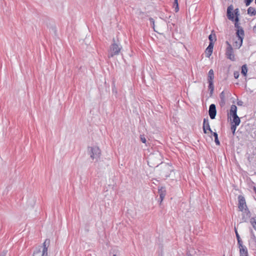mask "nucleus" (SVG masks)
<instances>
[{
  "label": "nucleus",
  "instance_id": "obj_27",
  "mask_svg": "<svg viewBox=\"0 0 256 256\" xmlns=\"http://www.w3.org/2000/svg\"><path fill=\"white\" fill-rule=\"evenodd\" d=\"M140 141H141L142 143L145 144H146V145H147V144H146V142H147V141H146V138H145L144 135V134H142H142H140Z\"/></svg>",
  "mask_w": 256,
  "mask_h": 256
},
{
  "label": "nucleus",
  "instance_id": "obj_31",
  "mask_svg": "<svg viewBox=\"0 0 256 256\" xmlns=\"http://www.w3.org/2000/svg\"><path fill=\"white\" fill-rule=\"evenodd\" d=\"M238 126V125H236L235 124H232L231 126V130L232 131V134L234 135L235 134V131L236 130V126Z\"/></svg>",
  "mask_w": 256,
  "mask_h": 256
},
{
  "label": "nucleus",
  "instance_id": "obj_14",
  "mask_svg": "<svg viewBox=\"0 0 256 256\" xmlns=\"http://www.w3.org/2000/svg\"><path fill=\"white\" fill-rule=\"evenodd\" d=\"M122 49V46L117 44L113 43V54H118Z\"/></svg>",
  "mask_w": 256,
  "mask_h": 256
},
{
  "label": "nucleus",
  "instance_id": "obj_26",
  "mask_svg": "<svg viewBox=\"0 0 256 256\" xmlns=\"http://www.w3.org/2000/svg\"><path fill=\"white\" fill-rule=\"evenodd\" d=\"M174 10L176 12H178L179 10L178 0H174Z\"/></svg>",
  "mask_w": 256,
  "mask_h": 256
},
{
  "label": "nucleus",
  "instance_id": "obj_35",
  "mask_svg": "<svg viewBox=\"0 0 256 256\" xmlns=\"http://www.w3.org/2000/svg\"><path fill=\"white\" fill-rule=\"evenodd\" d=\"M240 74L238 71H235L234 73V76L235 78L237 79L239 77Z\"/></svg>",
  "mask_w": 256,
  "mask_h": 256
},
{
  "label": "nucleus",
  "instance_id": "obj_21",
  "mask_svg": "<svg viewBox=\"0 0 256 256\" xmlns=\"http://www.w3.org/2000/svg\"><path fill=\"white\" fill-rule=\"evenodd\" d=\"M214 78V72L212 69H210L208 73V80H213Z\"/></svg>",
  "mask_w": 256,
  "mask_h": 256
},
{
  "label": "nucleus",
  "instance_id": "obj_34",
  "mask_svg": "<svg viewBox=\"0 0 256 256\" xmlns=\"http://www.w3.org/2000/svg\"><path fill=\"white\" fill-rule=\"evenodd\" d=\"M254 0H244V4L246 6H248Z\"/></svg>",
  "mask_w": 256,
  "mask_h": 256
},
{
  "label": "nucleus",
  "instance_id": "obj_15",
  "mask_svg": "<svg viewBox=\"0 0 256 256\" xmlns=\"http://www.w3.org/2000/svg\"><path fill=\"white\" fill-rule=\"evenodd\" d=\"M236 36L238 38H244V29L242 28L236 30Z\"/></svg>",
  "mask_w": 256,
  "mask_h": 256
},
{
  "label": "nucleus",
  "instance_id": "obj_9",
  "mask_svg": "<svg viewBox=\"0 0 256 256\" xmlns=\"http://www.w3.org/2000/svg\"><path fill=\"white\" fill-rule=\"evenodd\" d=\"M251 214L248 208L244 209V213L242 214V222H247L248 219L250 218Z\"/></svg>",
  "mask_w": 256,
  "mask_h": 256
},
{
  "label": "nucleus",
  "instance_id": "obj_20",
  "mask_svg": "<svg viewBox=\"0 0 256 256\" xmlns=\"http://www.w3.org/2000/svg\"><path fill=\"white\" fill-rule=\"evenodd\" d=\"M232 116L233 118L232 123H234V124L238 126L240 122V118L236 114V115Z\"/></svg>",
  "mask_w": 256,
  "mask_h": 256
},
{
  "label": "nucleus",
  "instance_id": "obj_37",
  "mask_svg": "<svg viewBox=\"0 0 256 256\" xmlns=\"http://www.w3.org/2000/svg\"><path fill=\"white\" fill-rule=\"evenodd\" d=\"M251 234H252V238H254V240H256V236H254L252 230H251Z\"/></svg>",
  "mask_w": 256,
  "mask_h": 256
},
{
  "label": "nucleus",
  "instance_id": "obj_11",
  "mask_svg": "<svg viewBox=\"0 0 256 256\" xmlns=\"http://www.w3.org/2000/svg\"><path fill=\"white\" fill-rule=\"evenodd\" d=\"M230 94V92L228 90H224L222 91L220 94V105L221 107H222L226 104L225 100V94Z\"/></svg>",
  "mask_w": 256,
  "mask_h": 256
},
{
  "label": "nucleus",
  "instance_id": "obj_25",
  "mask_svg": "<svg viewBox=\"0 0 256 256\" xmlns=\"http://www.w3.org/2000/svg\"><path fill=\"white\" fill-rule=\"evenodd\" d=\"M208 40H210V42L214 43V40H216V36L215 34H212V33L209 35Z\"/></svg>",
  "mask_w": 256,
  "mask_h": 256
},
{
  "label": "nucleus",
  "instance_id": "obj_12",
  "mask_svg": "<svg viewBox=\"0 0 256 256\" xmlns=\"http://www.w3.org/2000/svg\"><path fill=\"white\" fill-rule=\"evenodd\" d=\"M158 193L160 195V202H161L164 199L166 195V190L165 187L161 186L158 188Z\"/></svg>",
  "mask_w": 256,
  "mask_h": 256
},
{
  "label": "nucleus",
  "instance_id": "obj_24",
  "mask_svg": "<svg viewBox=\"0 0 256 256\" xmlns=\"http://www.w3.org/2000/svg\"><path fill=\"white\" fill-rule=\"evenodd\" d=\"M250 222L254 228L256 230V216L252 218Z\"/></svg>",
  "mask_w": 256,
  "mask_h": 256
},
{
  "label": "nucleus",
  "instance_id": "obj_16",
  "mask_svg": "<svg viewBox=\"0 0 256 256\" xmlns=\"http://www.w3.org/2000/svg\"><path fill=\"white\" fill-rule=\"evenodd\" d=\"M242 42H243V38H238V40H236L234 42V46L236 48H238V49L240 48V46H242Z\"/></svg>",
  "mask_w": 256,
  "mask_h": 256
},
{
  "label": "nucleus",
  "instance_id": "obj_18",
  "mask_svg": "<svg viewBox=\"0 0 256 256\" xmlns=\"http://www.w3.org/2000/svg\"><path fill=\"white\" fill-rule=\"evenodd\" d=\"M208 89L210 90V96H212L213 94L214 91V86L213 83V80H208Z\"/></svg>",
  "mask_w": 256,
  "mask_h": 256
},
{
  "label": "nucleus",
  "instance_id": "obj_38",
  "mask_svg": "<svg viewBox=\"0 0 256 256\" xmlns=\"http://www.w3.org/2000/svg\"><path fill=\"white\" fill-rule=\"evenodd\" d=\"M242 103H243V102H242V101H238V102L237 104H238V106H242Z\"/></svg>",
  "mask_w": 256,
  "mask_h": 256
},
{
  "label": "nucleus",
  "instance_id": "obj_3",
  "mask_svg": "<svg viewBox=\"0 0 256 256\" xmlns=\"http://www.w3.org/2000/svg\"><path fill=\"white\" fill-rule=\"evenodd\" d=\"M226 44H227V47L226 50V56L228 59L234 62L236 60V58L234 49L228 41L226 42Z\"/></svg>",
  "mask_w": 256,
  "mask_h": 256
},
{
  "label": "nucleus",
  "instance_id": "obj_19",
  "mask_svg": "<svg viewBox=\"0 0 256 256\" xmlns=\"http://www.w3.org/2000/svg\"><path fill=\"white\" fill-rule=\"evenodd\" d=\"M248 14L250 16H255L256 14V10L254 8L250 6L248 9Z\"/></svg>",
  "mask_w": 256,
  "mask_h": 256
},
{
  "label": "nucleus",
  "instance_id": "obj_4",
  "mask_svg": "<svg viewBox=\"0 0 256 256\" xmlns=\"http://www.w3.org/2000/svg\"><path fill=\"white\" fill-rule=\"evenodd\" d=\"M88 150H89V154L90 157L94 160V158L98 159L100 158V150L98 146H91L88 147Z\"/></svg>",
  "mask_w": 256,
  "mask_h": 256
},
{
  "label": "nucleus",
  "instance_id": "obj_1",
  "mask_svg": "<svg viewBox=\"0 0 256 256\" xmlns=\"http://www.w3.org/2000/svg\"><path fill=\"white\" fill-rule=\"evenodd\" d=\"M160 154L158 152L151 154L148 156V163L155 162L156 166V172L158 174L164 179H166L170 174L174 168L172 165L168 163H161L160 166L158 164L161 160Z\"/></svg>",
  "mask_w": 256,
  "mask_h": 256
},
{
  "label": "nucleus",
  "instance_id": "obj_29",
  "mask_svg": "<svg viewBox=\"0 0 256 256\" xmlns=\"http://www.w3.org/2000/svg\"><path fill=\"white\" fill-rule=\"evenodd\" d=\"M236 236L238 240V244L243 243L238 232H236Z\"/></svg>",
  "mask_w": 256,
  "mask_h": 256
},
{
  "label": "nucleus",
  "instance_id": "obj_40",
  "mask_svg": "<svg viewBox=\"0 0 256 256\" xmlns=\"http://www.w3.org/2000/svg\"><path fill=\"white\" fill-rule=\"evenodd\" d=\"M113 256H116V254H113Z\"/></svg>",
  "mask_w": 256,
  "mask_h": 256
},
{
  "label": "nucleus",
  "instance_id": "obj_23",
  "mask_svg": "<svg viewBox=\"0 0 256 256\" xmlns=\"http://www.w3.org/2000/svg\"><path fill=\"white\" fill-rule=\"evenodd\" d=\"M247 72H248V68H247V66L246 64H244L242 66V70H241V73L242 75H244V76H246V74H247Z\"/></svg>",
  "mask_w": 256,
  "mask_h": 256
},
{
  "label": "nucleus",
  "instance_id": "obj_6",
  "mask_svg": "<svg viewBox=\"0 0 256 256\" xmlns=\"http://www.w3.org/2000/svg\"><path fill=\"white\" fill-rule=\"evenodd\" d=\"M202 129L204 133L205 134H208L207 130H208L210 133L212 132V129L210 128L208 118H204V119Z\"/></svg>",
  "mask_w": 256,
  "mask_h": 256
},
{
  "label": "nucleus",
  "instance_id": "obj_17",
  "mask_svg": "<svg viewBox=\"0 0 256 256\" xmlns=\"http://www.w3.org/2000/svg\"><path fill=\"white\" fill-rule=\"evenodd\" d=\"M237 112V107L236 105L232 104L231 106L230 111V116L236 115Z\"/></svg>",
  "mask_w": 256,
  "mask_h": 256
},
{
  "label": "nucleus",
  "instance_id": "obj_22",
  "mask_svg": "<svg viewBox=\"0 0 256 256\" xmlns=\"http://www.w3.org/2000/svg\"><path fill=\"white\" fill-rule=\"evenodd\" d=\"M211 134L212 135H213V136H214V142H215V143L217 145V146H219L220 145V142L218 140V134L216 132H213L212 133H211Z\"/></svg>",
  "mask_w": 256,
  "mask_h": 256
},
{
  "label": "nucleus",
  "instance_id": "obj_30",
  "mask_svg": "<svg viewBox=\"0 0 256 256\" xmlns=\"http://www.w3.org/2000/svg\"><path fill=\"white\" fill-rule=\"evenodd\" d=\"M234 14V18H238V16L240 15L239 14V10L238 8H236L234 10V12H232Z\"/></svg>",
  "mask_w": 256,
  "mask_h": 256
},
{
  "label": "nucleus",
  "instance_id": "obj_32",
  "mask_svg": "<svg viewBox=\"0 0 256 256\" xmlns=\"http://www.w3.org/2000/svg\"><path fill=\"white\" fill-rule=\"evenodd\" d=\"M33 256H42L40 250L34 252L33 254Z\"/></svg>",
  "mask_w": 256,
  "mask_h": 256
},
{
  "label": "nucleus",
  "instance_id": "obj_8",
  "mask_svg": "<svg viewBox=\"0 0 256 256\" xmlns=\"http://www.w3.org/2000/svg\"><path fill=\"white\" fill-rule=\"evenodd\" d=\"M50 244V239H46L42 244V252L41 254L42 256H48V249Z\"/></svg>",
  "mask_w": 256,
  "mask_h": 256
},
{
  "label": "nucleus",
  "instance_id": "obj_13",
  "mask_svg": "<svg viewBox=\"0 0 256 256\" xmlns=\"http://www.w3.org/2000/svg\"><path fill=\"white\" fill-rule=\"evenodd\" d=\"M214 46V43L210 42L208 46L206 48L205 52L207 58H210L212 55L213 51Z\"/></svg>",
  "mask_w": 256,
  "mask_h": 256
},
{
  "label": "nucleus",
  "instance_id": "obj_28",
  "mask_svg": "<svg viewBox=\"0 0 256 256\" xmlns=\"http://www.w3.org/2000/svg\"><path fill=\"white\" fill-rule=\"evenodd\" d=\"M149 20L150 22V25H151L152 27L153 28L154 31L157 32V31L154 28V19L152 18H149Z\"/></svg>",
  "mask_w": 256,
  "mask_h": 256
},
{
  "label": "nucleus",
  "instance_id": "obj_2",
  "mask_svg": "<svg viewBox=\"0 0 256 256\" xmlns=\"http://www.w3.org/2000/svg\"><path fill=\"white\" fill-rule=\"evenodd\" d=\"M233 10V6L232 5H230L228 6L227 8L226 16L228 20L234 22V26L237 29L241 28L242 27L240 26V24L239 22V18H234V14L232 12Z\"/></svg>",
  "mask_w": 256,
  "mask_h": 256
},
{
  "label": "nucleus",
  "instance_id": "obj_10",
  "mask_svg": "<svg viewBox=\"0 0 256 256\" xmlns=\"http://www.w3.org/2000/svg\"><path fill=\"white\" fill-rule=\"evenodd\" d=\"M240 249V256H248V251L246 246L243 245V243L238 244Z\"/></svg>",
  "mask_w": 256,
  "mask_h": 256
},
{
  "label": "nucleus",
  "instance_id": "obj_36",
  "mask_svg": "<svg viewBox=\"0 0 256 256\" xmlns=\"http://www.w3.org/2000/svg\"><path fill=\"white\" fill-rule=\"evenodd\" d=\"M7 250H3L1 252H0V256H6Z\"/></svg>",
  "mask_w": 256,
  "mask_h": 256
},
{
  "label": "nucleus",
  "instance_id": "obj_39",
  "mask_svg": "<svg viewBox=\"0 0 256 256\" xmlns=\"http://www.w3.org/2000/svg\"><path fill=\"white\" fill-rule=\"evenodd\" d=\"M234 231H235L236 234V232H238L236 228H234Z\"/></svg>",
  "mask_w": 256,
  "mask_h": 256
},
{
  "label": "nucleus",
  "instance_id": "obj_41",
  "mask_svg": "<svg viewBox=\"0 0 256 256\" xmlns=\"http://www.w3.org/2000/svg\"><path fill=\"white\" fill-rule=\"evenodd\" d=\"M255 4H256V0H255Z\"/></svg>",
  "mask_w": 256,
  "mask_h": 256
},
{
  "label": "nucleus",
  "instance_id": "obj_33",
  "mask_svg": "<svg viewBox=\"0 0 256 256\" xmlns=\"http://www.w3.org/2000/svg\"><path fill=\"white\" fill-rule=\"evenodd\" d=\"M109 50H110L108 53V58H110V57H112V44L110 46Z\"/></svg>",
  "mask_w": 256,
  "mask_h": 256
},
{
  "label": "nucleus",
  "instance_id": "obj_7",
  "mask_svg": "<svg viewBox=\"0 0 256 256\" xmlns=\"http://www.w3.org/2000/svg\"><path fill=\"white\" fill-rule=\"evenodd\" d=\"M208 114L211 119L214 120L215 118L216 114V106L214 104H212L210 106Z\"/></svg>",
  "mask_w": 256,
  "mask_h": 256
},
{
  "label": "nucleus",
  "instance_id": "obj_42",
  "mask_svg": "<svg viewBox=\"0 0 256 256\" xmlns=\"http://www.w3.org/2000/svg\"><path fill=\"white\" fill-rule=\"evenodd\" d=\"M223 256H225L224 255Z\"/></svg>",
  "mask_w": 256,
  "mask_h": 256
},
{
  "label": "nucleus",
  "instance_id": "obj_5",
  "mask_svg": "<svg viewBox=\"0 0 256 256\" xmlns=\"http://www.w3.org/2000/svg\"><path fill=\"white\" fill-rule=\"evenodd\" d=\"M238 208L240 211L243 212L244 209L248 208L244 196L239 195L238 196Z\"/></svg>",
  "mask_w": 256,
  "mask_h": 256
}]
</instances>
